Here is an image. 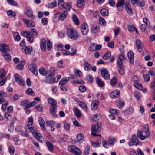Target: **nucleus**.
Segmentation results:
<instances>
[{
  "label": "nucleus",
  "mask_w": 155,
  "mask_h": 155,
  "mask_svg": "<svg viewBox=\"0 0 155 155\" xmlns=\"http://www.w3.org/2000/svg\"><path fill=\"white\" fill-rule=\"evenodd\" d=\"M33 119L32 117H30L28 118V121L26 122L25 125V129L27 132H31L32 134L33 132H34L36 130V128L34 127L33 124Z\"/></svg>",
  "instance_id": "obj_1"
},
{
  "label": "nucleus",
  "mask_w": 155,
  "mask_h": 155,
  "mask_svg": "<svg viewBox=\"0 0 155 155\" xmlns=\"http://www.w3.org/2000/svg\"><path fill=\"white\" fill-rule=\"evenodd\" d=\"M143 131L145 133V135H143V132L141 130L138 131L137 134V137L142 140H144L146 138H147L150 135L149 131V127L148 125H145L143 127Z\"/></svg>",
  "instance_id": "obj_2"
},
{
  "label": "nucleus",
  "mask_w": 155,
  "mask_h": 155,
  "mask_svg": "<svg viewBox=\"0 0 155 155\" xmlns=\"http://www.w3.org/2000/svg\"><path fill=\"white\" fill-rule=\"evenodd\" d=\"M67 34L68 37L73 40H76L79 37L77 30L72 28H69L67 29Z\"/></svg>",
  "instance_id": "obj_3"
},
{
  "label": "nucleus",
  "mask_w": 155,
  "mask_h": 155,
  "mask_svg": "<svg viewBox=\"0 0 155 155\" xmlns=\"http://www.w3.org/2000/svg\"><path fill=\"white\" fill-rule=\"evenodd\" d=\"M101 123L99 122H97L95 125H93L91 127V134L94 136H97L98 135L101 136L100 134H97L101 129Z\"/></svg>",
  "instance_id": "obj_4"
},
{
  "label": "nucleus",
  "mask_w": 155,
  "mask_h": 155,
  "mask_svg": "<svg viewBox=\"0 0 155 155\" xmlns=\"http://www.w3.org/2000/svg\"><path fill=\"white\" fill-rule=\"evenodd\" d=\"M21 34L27 38L28 41L31 43L33 42L34 34L33 33L30 31H23L21 32Z\"/></svg>",
  "instance_id": "obj_5"
},
{
  "label": "nucleus",
  "mask_w": 155,
  "mask_h": 155,
  "mask_svg": "<svg viewBox=\"0 0 155 155\" xmlns=\"http://www.w3.org/2000/svg\"><path fill=\"white\" fill-rule=\"evenodd\" d=\"M139 140L137 138L136 135L133 134L128 142V145L130 146H133L134 145H137L139 144Z\"/></svg>",
  "instance_id": "obj_6"
},
{
  "label": "nucleus",
  "mask_w": 155,
  "mask_h": 155,
  "mask_svg": "<svg viewBox=\"0 0 155 155\" xmlns=\"http://www.w3.org/2000/svg\"><path fill=\"white\" fill-rule=\"evenodd\" d=\"M14 76L16 81L19 85L23 86L25 85V82L20 75L15 74Z\"/></svg>",
  "instance_id": "obj_7"
},
{
  "label": "nucleus",
  "mask_w": 155,
  "mask_h": 155,
  "mask_svg": "<svg viewBox=\"0 0 155 155\" xmlns=\"http://www.w3.org/2000/svg\"><path fill=\"white\" fill-rule=\"evenodd\" d=\"M54 76V74L53 73L49 74V75L46 77V79L42 80V81L43 82L48 83V84H52V78Z\"/></svg>",
  "instance_id": "obj_8"
},
{
  "label": "nucleus",
  "mask_w": 155,
  "mask_h": 155,
  "mask_svg": "<svg viewBox=\"0 0 155 155\" xmlns=\"http://www.w3.org/2000/svg\"><path fill=\"white\" fill-rule=\"evenodd\" d=\"M9 50L8 46L6 44H1L0 45V51L2 54L8 52Z\"/></svg>",
  "instance_id": "obj_9"
},
{
  "label": "nucleus",
  "mask_w": 155,
  "mask_h": 155,
  "mask_svg": "<svg viewBox=\"0 0 155 155\" xmlns=\"http://www.w3.org/2000/svg\"><path fill=\"white\" fill-rule=\"evenodd\" d=\"M28 67L30 70L35 75H38L37 68L36 65L35 64H29Z\"/></svg>",
  "instance_id": "obj_10"
},
{
  "label": "nucleus",
  "mask_w": 155,
  "mask_h": 155,
  "mask_svg": "<svg viewBox=\"0 0 155 155\" xmlns=\"http://www.w3.org/2000/svg\"><path fill=\"white\" fill-rule=\"evenodd\" d=\"M136 45L138 51L142 52L143 50V45L141 41L139 39H137L136 41Z\"/></svg>",
  "instance_id": "obj_11"
},
{
  "label": "nucleus",
  "mask_w": 155,
  "mask_h": 155,
  "mask_svg": "<svg viewBox=\"0 0 155 155\" xmlns=\"http://www.w3.org/2000/svg\"><path fill=\"white\" fill-rule=\"evenodd\" d=\"M23 21L25 23L26 25L28 27H32L35 26V23L32 20H30L26 19H23Z\"/></svg>",
  "instance_id": "obj_12"
},
{
  "label": "nucleus",
  "mask_w": 155,
  "mask_h": 155,
  "mask_svg": "<svg viewBox=\"0 0 155 155\" xmlns=\"http://www.w3.org/2000/svg\"><path fill=\"white\" fill-rule=\"evenodd\" d=\"M125 59V57L123 55H120L118 57L117 60V64L118 68L123 67V60Z\"/></svg>",
  "instance_id": "obj_13"
},
{
  "label": "nucleus",
  "mask_w": 155,
  "mask_h": 155,
  "mask_svg": "<svg viewBox=\"0 0 155 155\" xmlns=\"http://www.w3.org/2000/svg\"><path fill=\"white\" fill-rule=\"evenodd\" d=\"M101 71L102 76L104 79L106 80H109L110 79V75L107 70L103 69Z\"/></svg>",
  "instance_id": "obj_14"
},
{
  "label": "nucleus",
  "mask_w": 155,
  "mask_h": 155,
  "mask_svg": "<svg viewBox=\"0 0 155 155\" xmlns=\"http://www.w3.org/2000/svg\"><path fill=\"white\" fill-rule=\"evenodd\" d=\"M34 132H32V135L34 137H36L37 140L41 143L42 142V139L43 137L41 134L38 132L36 129Z\"/></svg>",
  "instance_id": "obj_15"
},
{
  "label": "nucleus",
  "mask_w": 155,
  "mask_h": 155,
  "mask_svg": "<svg viewBox=\"0 0 155 155\" xmlns=\"http://www.w3.org/2000/svg\"><path fill=\"white\" fill-rule=\"evenodd\" d=\"M46 40L44 38H42L40 41V47L41 50L45 51L46 49Z\"/></svg>",
  "instance_id": "obj_16"
},
{
  "label": "nucleus",
  "mask_w": 155,
  "mask_h": 155,
  "mask_svg": "<svg viewBox=\"0 0 155 155\" xmlns=\"http://www.w3.org/2000/svg\"><path fill=\"white\" fill-rule=\"evenodd\" d=\"M81 31L83 35L87 34L88 29L87 24H83L81 27Z\"/></svg>",
  "instance_id": "obj_17"
},
{
  "label": "nucleus",
  "mask_w": 155,
  "mask_h": 155,
  "mask_svg": "<svg viewBox=\"0 0 155 155\" xmlns=\"http://www.w3.org/2000/svg\"><path fill=\"white\" fill-rule=\"evenodd\" d=\"M120 92L118 90H115L112 92L110 94V97L112 98L117 97L119 96Z\"/></svg>",
  "instance_id": "obj_18"
},
{
  "label": "nucleus",
  "mask_w": 155,
  "mask_h": 155,
  "mask_svg": "<svg viewBox=\"0 0 155 155\" xmlns=\"http://www.w3.org/2000/svg\"><path fill=\"white\" fill-rule=\"evenodd\" d=\"M64 0H59L58 2V5L60 9H62L64 12H66L67 9L64 7Z\"/></svg>",
  "instance_id": "obj_19"
},
{
  "label": "nucleus",
  "mask_w": 155,
  "mask_h": 155,
  "mask_svg": "<svg viewBox=\"0 0 155 155\" xmlns=\"http://www.w3.org/2000/svg\"><path fill=\"white\" fill-rule=\"evenodd\" d=\"M128 57L130 63L133 64L134 62V54L131 51H130L128 53Z\"/></svg>",
  "instance_id": "obj_20"
},
{
  "label": "nucleus",
  "mask_w": 155,
  "mask_h": 155,
  "mask_svg": "<svg viewBox=\"0 0 155 155\" xmlns=\"http://www.w3.org/2000/svg\"><path fill=\"white\" fill-rule=\"evenodd\" d=\"M38 122L41 127L43 130H45V124L43 119L41 117L38 118Z\"/></svg>",
  "instance_id": "obj_21"
},
{
  "label": "nucleus",
  "mask_w": 155,
  "mask_h": 155,
  "mask_svg": "<svg viewBox=\"0 0 155 155\" xmlns=\"http://www.w3.org/2000/svg\"><path fill=\"white\" fill-rule=\"evenodd\" d=\"M26 15L28 17L32 19H34L35 17L33 15L32 11L29 9H26Z\"/></svg>",
  "instance_id": "obj_22"
},
{
  "label": "nucleus",
  "mask_w": 155,
  "mask_h": 155,
  "mask_svg": "<svg viewBox=\"0 0 155 155\" xmlns=\"http://www.w3.org/2000/svg\"><path fill=\"white\" fill-rule=\"evenodd\" d=\"M56 105L51 106L50 109V113L54 116L56 115Z\"/></svg>",
  "instance_id": "obj_23"
},
{
  "label": "nucleus",
  "mask_w": 155,
  "mask_h": 155,
  "mask_svg": "<svg viewBox=\"0 0 155 155\" xmlns=\"http://www.w3.org/2000/svg\"><path fill=\"white\" fill-rule=\"evenodd\" d=\"M99 103L98 101H95L92 102L91 104V108L93 110H95L97 108Z\"/></svg>",
  "instance_id": "obj_24"
},
{
  "label": "nucleus",
  "mask_w": 155,
  "mask_h": 155,
  "mask_svg": "<svg viewBox=\"0 0 155 155\" xmlns=\"http://www.w3.org/2000/svg\"><path fill=\"white\" fill-rule=\"evenodd\" d=\"M96 83L98 86L101 87H102L104 86V83L100 79L99 77H96Z\"/></svg>",
  "instance_id": "obj_25"
},
{
  "label": "nucleus",
  "mask_w": 155,
  "mask_h": 155,
  "mask_svg": "<svg viewBox=\"0 0 155 155\" xmlns=\"http://www.w3.org/2000/svg\"><path fill=\"white\" fill-rule=\"evenodd\" d=\"M46 144L49 151L52 152L54 150V147L52 144L48 141H46Z\"/></svg>",
  "instance_id": "obj_26"
},
{
  "label": "nucleus",
  "mask_w": 155,
  "mask_h": 155,
  "mask_svg": "<svg viewBox=\"0 0 155 155\" xmlns=\"http://www.w3.org/2000/svg\"><path fill=\"white\" fill-rule=\"evenodd\" d=\"M67 15V13L66 11L64 12L63 11L62 13L60 14L59 16V18L61 20L63 21L66 18Z\"/></svg>",
  "instance_id": "obj_27"
},
{
  "label": "nucleus",
  "mask_w": 155,
  "mask_h": 155,
  "mask_svg": "<svg viewBox=\"0 0 155 155\" xmlns=\"http://www.w3.org/2000/svg\"><path fill=\"white\" fill-rule=\"evenodd\" d=\"M25 61L24 60L21 61V63L17 65V68L18 69L21 70L23 69Z\"/></svg>",
  "instance_id": "obj_28"
},
{
  "label": "nucleus",
  "mask_w": 155,
  "mask_h": 155,
  "mask_svg": "<svg viewBox=\"0 0 155 155\" xmlns=\"http://www.w3.org/2000/svg\"><path fill=\"white\" fill-rule=\"evenodd\" d=\"M75 116L78 118L80 117L82 115L80 111L77 108H75L74 110Z\"/></svg>",
  "instance_id": "obj_29"
},
{
  "label": "nucleus",
  "mask_w": 155,
  "mask_h": 155,
  "mask_svg": "<svg viewBox=\"0 0 155 155\" xmlns=\"http://www.w3.org/2000/svg\"><path fill=\"white\" fill-rule=\"evenodd\" d=\"M69 80V78L65 77L61 80L59 83V84L60 85H64Z\"/></svg>",
  "instance_id": "obj_30"
},
{
  "label": "nucleus",
  "mask_w": 155,
  "mask_h": 155,
  "mask_svg": "<svg viewBox=\"0 0 155 155\" xmlns=\"http://www.w3.org/2000/svg\"><path fill=\"white\" fill-rule=\"evenodd\" d=\"M48 103L51 106L56 105V101L54 99L51 98H49L48 99Z\"/></svg>",
  "instance_id": "obj_31"
},
{
  "label": "nucleus",
  "mask_w": 155,
  "mask_h": 155,
  "mask_svg": "<svg viewBox=\"0 0 155 155\" xmlns=\"http://www.w3.org/2000/svg\"><path fill=\"white\" fill-rule=\"evenodd\" d=\"M125 9L128 14L130 15H132V10L131 8L127 4L125 5Z\"/></svg>",
  "instance_id": "obj_32"
},
{
  "label": "nucleus",
  "mask_w": 155,
  "mask_h": 155,
  "mask_svg": "<svg viewBox=\"0 0 155 155\" xmlns=\"http://www.w3.org/2000/svg\"><path fill=\"white\" fill-rule=\"evenodd\" d=\"M72 18L73 21L76 25L79 24V21L76 15L75 14H73L72 15Z\"/></svg>",
  "instance_id": "obj_33"
},
{
  "label": "nucleus",
  "mask_w": 155,
  "mask_h": 155,
  "mask_svg": "<svg viewBox=\"0 0 155 155\" xmlns=\"http://www.w3.org/2000/svg\"><path fill=\"white\" fill-rule=\"evenodd\" d=\"M85 0H78L77 1V6L80 8L82 7L85 4Z\"/></svg>",
  "instance_id": "obj_34"
},
{
  "label": "nucleus",
  "mask_w": 155,
  "mask_h": 155,
  "mask_svg": "<svg viewBox=\"0 0 155 155\" xmlns=\"http://www.w3.org/2000/svg\"><path fill=\"white\" fill-rule=\"evenodd\" d=\"M84 67L85 70L87 71L90 69L91 65L90 64L87 62H85L84 64Z\"/></svg>",
  "instance_id": "obj_35"
},
{
  "label": "nucleus",
  "mask_w": 155,
  "mask_h": 155,
  "mask_svg": "<svg viewBox=\"0 0 155 155\" xmlns=\"http://www.w3.org/2000/svg\"><path fill=\"white\" fill-rule=\"evenodd\" d=\"M2 55L5 60L8 61H10L11 60V56L8 52Z\"/></svg>",
  "instance_id": "obj_36"
},
{
  "label": "nucleus",
  "mask_w": 155,
  "mask_h": 155,
  "mask_svg": "<svg viewBox=\"0 0 155 155\" xmlns=\"http://www.w3.org/2000/svg\"><path fill=\"white\" fill-rule=\"evenodd\" d=\"M32 50V48L31 46L26 47L25 48V52L26 54H29Z\"/></svg>",
  "instance_id": "obj_37"
},
{
  "label": "nucleus",
  "mask_w": 155,
  "mask_h": 155,
  "mask_svg": "<svg viewBox=\"0 0 155 155\" xmlns=\"http://www.w3.org/2000/svg\"><path fill=\"white\" fill-rule=\"evenodd\" d=\"M14 39L17 41H19L21 39V37L19 34L17 32L14 33Z\"/></svg>",
  "instance_id": "obj_38"
},
{
  "label": "nucleus",
  "mask_w": 155,
  "mask_h": 155,
  "mask_svg": "<svg viewBox=\"0 0 155 155\" xmlns=\"http://www.w3.org/2000/svg\"><path fill=\"white\" fill-rule=\"evenodd\" d=\"M36 104V102L35 101H33L27 104L25 106V108H28L34 106Z\"/></svg>",
  "instance_id": "obj_39"
},
{
  "label": "nucleus",
  "mask_w": 155,
  "mask_h": 155,
  "mask_svg": "<svg viewBox=\"0 0 155 155\" xmlns=\"http://www.w3.org/2000/svg\"><path fill=\"white\" fill-rule=\"evenodd\" d=\"M111 55V53L110 51L107 52L103 56V58L104 60H107L109 58Z\"/></svg>",
  "instance_id": "obj_40"
},
{
  "label": "nucleus",
  "mask_w": 155,
  "mask_h": 155,
  "mask_svg": "<svg viewBox=\"0 0 155 155\" xmlns=\"http://www.w3.org/2000/svg\"><path fill=\"white\" fill-rule=\"evenodd\" d=\"M100 13L103 16H107L108 14V11L106 9H103L101 10Z\"/></svg>",
  "instance_id": "obj_41"
},
{
  "label": "nucleus",
  "mask_w": 155,
  "mask_h": 155,
  "mask_svg": "<svg viewBox=\"0 0 155 155\" xmlns=\"http://www.w3.org/2000/svg\"><path fill=\"white\" fill-rule=\"evenodd\" d=\"M6 74L5 71L4 69H1L0 70V80L3 78Z\"/></svg>",
  "instance_id": "obj_42"
},
{
  "label": "nucleus",
  "mask_w": 155,
  "mask_h": 155,
  "mask_svg": "<svg viewBox=\"0 0 155 155\" xmlns=\"http://www.w3.org/2000/svg\"><path fill=\"white\" fill-rule=\"evenodd\" d=\"M26 93L32 96H33L35 95V93L33 92L32 89L30 88L27 89L26 91Z\"/></svg>",
  "instance_id": "obj_43"
},
{
  "label": "nucleus",
  "mask_w": 155,
  "mask_h": 155,
  "mask_svg": "<svg viewBox=\"0 0 155 155\" xmlns=\"http://www.w3.org/2000/svg\"><path fill=\"white\" fill-rule=\"evenodd\" d=\"M134 111V109L131 107H129L128 109L124 111L125 112H127V114L131 115L132 114Z\"/></svg>",
  "instance_id": "obj_44"
},
{
  "label": "nucleus",
  "mask_w": 155,
  "mask_h": 155,
  "mask_svg": "<svg viewBox=\"0 0 155 155\" xmlns=\"http://www.w3.org/2000/svg\"><path fill=\"white\" fill-rule=\"evenodd\" d=\"M77 147L74 145H71L68 147V150L69 151L74 153L75 150Z\"/></svg>",
  "instance_id": "obj_45"
},
{
  "label": "nucleus",
  "mask_w": 155,
  "mask_h": 155,
  "mask_svg": "<svg viewBox=\"0 0 155 155\" xmlns=\"http://www.w3.org/2000/svg\"><path fill=\"white\" fill-rule=\"evenodd\" d=\"M39 71L41 74L43 76L45 75L47 73L45 69L43 68H40L39 69Z\"/></svg>",
  "instance_id": "obj_46"
},
{
  "label": "nucleus",
  "mask_w": 155,
  "mask_h": 155,
  "mask_svg": "<svg viewBox=\"0 0 155 155\" xmlns=\"http://www.w3.org/2000/svg\"><path fill=\"white\" fill-rule=\"evenodd\" d=\"M124 2V0H119L116 5V7H118L122 6Z\"/></svg>",
  "instance_id": "obj_47"
},
{
  "label": "nucleus",
  "mask_w": 155,
  "mask_h": 155,
  "mask_svg": "<svg viewBox=\"0 0 155 155\" xmlns=\"http://www.w3.org/2000/svg\"><path fill=\"white\" fill-rule=\"evenodd\" d=\"M127 28L128 30L130 32H133L136 29V28L131 25H128L127 26Z\"/></svg>",
  "instance_id": "obj_48"
},
{
  "label": "nucleus",
  "mask_w": 155,
  "mask_h": 155,
  "mask_svg": "<svg viewBox=\"0 0 155 155\" xmlns=\"http://www.w3.org/2000/svg\"><path fill=\"white\" fill-rule=\"evenodd\" d=\"M57 5V2L56 1H54L49 4L48 7L51 8H54Z\"/></svg>",
  "instance_id": "obj_49"
},
{
  "label": "nucleus",
  "mask_w": 155,
  "mask_h": 155,
  "mask_svg": "<svg viewBox=\"0 0 155 155\" xmlns=\"http://www.w3.org/2000/svg\"><path fill=\"white\" fill-rule=\"evenodd\" d=\"M134 85L135 87L138 89L141 90L143 88V85L138 82L134 83Z\"/></svg>",
  "instance_id": "obj_50"
},
{
  "label": "nucleus",
  "mask_w": 155,
  "mask_h": 155,
  "mask_svg": "<svg viewBox=\"0 0 155 155\" xmlns=\"http://www.w3.org/2000/svg\"><path fill=\"white\" fill-rule=\"evenodd\" d=\"M73 153L76 155H81L82 153V152L81 150L77 147Z\"/></svg>",
  "instance_id": "obj_51"
},
{
  "label": "nucleus",
  "mask_w": 155,
  "mask_h": 155,
  "mask_svg": "<svg viewBox=\"0 0 155 155\" xmlns=\"http://www.w3.org/2000/svg\"><path fill=\"white\" fill-rule=\"evenodd\" d=\"M77 138L78 141H82L83 139V135L81 134H80L77 135Z\"/></svg>",
  "instance_id": "obj_52"
},
{
  "label": "nucleus",
  "mask_w": 155,
  "mask_h": 155,
  "mask_svg": "<svg viewBox=\"0 0 155 155\" xmlns=\"http://www.w3.org/2000/svg\"><path fill=\"white\" fill-rule=\"evenodd\" d=\"M7 13L8 15L11 16L12 17H15L16 15L15 12L11 10L8 11L7 12Z\"/></svg>",
  "instance_id": "obj_53"
},
{
  "label": "nucleus",
  "mask_w": 155,
  "mask_h": 155,
  "mask_svg": "<svg viewBox=\"0 0 155 155\" xmlns=\"http://www.w3.org/2000/svg\"><path fill=\"white\" fill-rule=\"evenodd\" d=\"M134 96L138 101L140 99V97H141L140 94L138 91H135L134 92Z\"/></svg>",
  "instance_id": "obj_54"
},
{
  "label": "nucleus",
  "mask_w": 155,
  "mask_h": 155,
  "mask_svg": "<svg viewBox=\"0 0 155 155\" xmlns=\"http://www.w3.org/2000/svg\"><path fill=\"white\" fill-rule=\"evenodd\" d=\"M79 105L83 108H85L86 109L85 110L86 111H87V106L84 103L80 102L79 103Z\"/></svg>",
  "instance_id": "obj_55"
},
{
  "label": "nucleus",
  "mask_w": 155,
  "mask_h": 155,
  "mask_svg": "<svg viewBox=\"0 0 155 155\" xmlns=\"http://www.w3.org/2000/svg\"><path fill=\"white\" fill-rule=\"evenodd\" d=\"M125 103L123 101H121L119 102L117 104L118 107L120 108H122L125 105Z\"/></svg>",
  "instance_id": "obj_56"
},
{
  "label": "nucleus",
  "mask_w": 155,
  "mask_h": 155,
  "mask_svg": "<svg viewBox=\"0 0 155 155\" xmlns=\"http://www.w3.org/2000/svg\"><path fill=\"white\" fill-rule=\"evenodd\" d=\"M115 139L114 138L110 137L109 139V143L111 145H113L115 142Z\"/></svg>",
  "instance_id": "obj_57"
},
{
  "label": "nucleus",
  "mask_w": 155,
  "mask_h": 155,
  "mask_svg": "<svg viewBox=\"0 0 155 155\" xmlns=\"http://www.w3.org/2000/svg\"><path fill=\"white\" fill-rule=\"evenodd\" d=\"M9 152L11 155H13L14 153L15 149L14 147L12 145L10 146L9 148Z\"/></svg>",
  "instance_id": "obj_58"
},
{
  "label": "nucleus",
  "mask_w": 155,
  "mask_h": 155,
  "mask_svg": "<svg viewBox=\"0 0 155 155\" xmlns=\"http://www.w3.org/2000/svg\"><path fill=\"white\" fill-rule=\"evenodd\" d=\"M137 5L140 7H143L145 5V3L144 1L140 2L139 1H138L136 3Z\"/></svg>",
  "instance_id": "obj_59"
},
{
  "label": "nucleus",
  "mask_w": 155,
  "mask_h": 155,
  "mask_svg": "<svg viewBox=\"0 0 155 155\" xmlns=\"http://www.w3.org/2000/svg\"><path fill=\"white\" fill-rule=\"evenodd\" d=\"M64 7H65V8H66L67 10L66 11H67L71 9V3H69L68 2H66L65 4V6Z\"/></svg>",
  "instance_id": "obj_60"
},
{
  "label": "nucleus",
  "mask_w": 155,
  "mask_h": 155,
  "mask_svg": "<svg viewBox=\"0 0 155 155\" xmlns=\"http://www.w3.org/2000/svg\"><path fill=\"white\" fill-rule=\"evenodd\" d=\"M90 151V147L89 146H87L84 150V154L85 155H88Z\"/></svg>",
  "instance_id": "obj_61"
},
{
  "label": "nucleus",
  "mask_w": 155,
  "mask_h": 155,
  "mask_svg": "<svg viewBox=\"0 0 155 155\" xmlns=\"http://www.w3.org/2000/svg\"><path fill=\"white\" fill-rule=\"evenodd\" d=\"M79 90L80 92H84L86 91V88L85 86L81 85L79 87Z\"/></svg>",
  "instance_id": "obj_62"
},
{
  "label": "nucleus",
  "mask_w": 155,
  "mask_h": 155,
  "mask_svg": "<svg viewBox=\"0 0 155 155\" xmlns=\"http://www.w3.org/2000/svg\"><path fill=\"white\" fill-rule=\"evenodd\" d=\"M145 81L148 82L150 80V77L148 74H144L143 76Z\"/></svg>",
  "instance_id": "obj_63"
},
{
  "label": "nucleus",
  "mask_w": 155,
  "mask_h": 155,
  "mask_svg": "<svg viewBox=\"0 0 155 155\" xmlns=\"http://www.w3.org/2000/svg\"><path fill=\"white\" fill-rule=\"evenodd\" d=\"M35 108L37 109V110L41 112L42 111L43 108L42 106H41L40 104H37L35 106Z\"/></svg>",
  "instance_id": "obj_64"
}]
</instances>
